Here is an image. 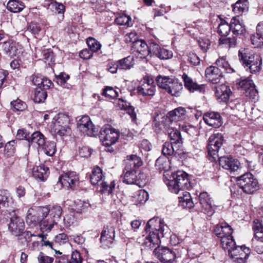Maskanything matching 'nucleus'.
Here are the masks:
<instances>
[{
  "label": "nucleus",
  "mask_w": 263,
  "mask_h": 263,
  "mask_svg": "<svg viewBox=\"0 0 263 263\" xmlns=\"http://www.w3.org/2000/svg\"><path fill=\"white\" fill-rule=\"evenodd\" d=\"M145 231L149 232V234L144 243L147 247L155 250L159 247L160 238L164 236L168 228L161 220L154 218L147 222Z\"/></svg>",
  "instance_id": "f257e3e1"
},
{
  "label": "nucleus",
  "mask_w": 263,
  "mask_h": 263,
  "mask_svg": "<svg viewBox=\"0 0 263 263\" xmlns=\"http://www.w3.org/2000/svg\"><path fill=\"white\" fill-rule=\"evenodd\" d=\"M215 64V66H211L206 68L205 70V76L206 79L213 84L220 82L223 77V72L230 73L234 71L223 58L218 59Z\"/></svg>",
  "instance_id": "f03ea898"
},
{
  "label": "nucleus",
  "mask_w": 263,
  "mask_h": 263,
  "mask_svg": "<svg viewBox=\"0 0 263 263\" xmlns=\"http://www.w3.org/2000/svg\"><path fill=\"white\" fill-rule=\"evenodd\" d=\"M167 185L171 192L178 194L190 186L188 175L184 172L177 171L172 174Z\"/></svg>",
  "instance_id": "7ed1b4c3"
},
{
  "label": "nucleus",
  "mask_w": 263,
  "mask_h": 263,
  "mask_svg": "<svg viewBox=\"0 0 263 263\" xmlns=\"http://www.w3.org/2000/svg\"><path fill=\"white\" fill-rule=\"evenodd\" d=\"M239 187L247 194H253L259 187L257 179L250 173H245L237 178Z\"/></svg>",
  "instance_id": "20e7f679"
},
{
  "label": "nucleus",
  "mask_w": 263,
  "mask_h": 263,
  "mask_svg": "<svg viewBox=\"0 0 263 263\" xmlns=\"http://www.w3.org/2000/svg\"><path fill=\"white\" fill-rule=\"evenodd\" d=\"M238 56L242 65L248 67L250 72H256L260 70L261 59L258 54L248 53L245 49H243L239 51Z\"/></svg>",
  "instance_id": "39448f33"
},
{
  "label": "nucleus",
  "mask_w": 263,
  "mask_h": 263,
  "mask_svg": "<svg viewBox=\"0 0 263 263\" xmlns=\"http://www.w3.org/2000/svg\"><path fill=\"white\" fill-rule=\"evenodd\" d=\"M223 137L221 133H214L208 140L207 146L208 156L211 161H216L218 158V151L223 144Z\"/></svg>",
  "instance_id": "423d86ee"
},
{
  "label": "nucleus",
  "mask_w": 263,
  "mask_h": 263,
  "mask_svg": "<svg viewBox=\"0 0 263 263\" xmlns=\"http://www.w3.org/2000/svg\"><path fill=\"white\" fill-rule=\"evenodd\" d=\"M77 128L81 133L90 137L96 136L99 130L88 116H83L78 121Z\"/></svg>",
  "instance_id": "0eeeda50"
},
{
  "label": "nucleus",
  "mask_w": 263,
  "mask_h": 263,
  "mask_svg": "<svg viewBox=\"0 0 263 263\" xmlns=\"http://www.w3.org/2000/svg\"><path fill=\"white\" fill-rule=\"evenodd\" d=\"M155 253L157 258L164 263H173L176 259L181 257L180 254L176 250H174L166 247L155 249Z\"/></svg>",
  "instance_id": "6e6552de"
},
{
  "label": "nucleus",
  "mask_w": 263,
  "mask_h": 263,
  "mask_svg": "<svg viewBox=\"0 0 263 263\" xmlns=\"http://www.w3.org/2000/svg\"><path fill=\"white\" fill-rule=\"evenodd\" d=\"M100 139L103 144L109 146L115 144L118 140L120 133L114 128L110 127H103L100 130Z\"/></svg>",
  "instance_id": "1a4fd4ad"
},
{
  "label": "nucleus",
  "mask_w": 263,
  "mask_h": 263,
  "mask_svg": "<svg viewBox=\"0 0 263 263\" xmlns=\"http://www.w3.org/2000/svg\"><path fill=\"white\" fill-rule=\"evenodd\" d=\"M79 177L74 172H69L61 175L58 183L61 186L73 190L79 182Z\"/></svg>",
  "instance_id": "9d476101"
},
{
  "label": "nucleus",
  "mask_w": 263,
  "mask_h": 263,
  "mask_svg": "<svg viewBox=\"0 0 263 263\" xmlns=\"http://www.w3.org/2000/svg\"><path fill=\"white\" fill-rule=\"evenodd\" d=\"M152 42L147 44L145 41L143 40H138L133 44L132 50L133 52L137 54V55L141 58H145L147 55L151 53L152 50L150 46Z\"/></svg>",
  "instance_id": "9b49d317"
},
{
  "label": "nucleus",
  "mask_w": 263,
  "mask_h": 263,
  "mask_svg": "<svg viewBox=\"0 0 263 263\" xmlns=\"http://www.w3.org/2000/svg\"><path fill=\"white\" fill-rule=\"evenodd\" d=\"M25 228V224L23 219L15 215L11 218L8 225L9 231L15 236L22 235L24 232Z\"/></svg>",
  "instance_id": "f8f14e48"
},
{
  "label": "nucleus",
  "mask_w": 263,
  "mask_h": 263,
  "mask_svg": "<svg viewBox=\"0 0 263 263\" xmlns=\"http://www.w3.org/2000/svg\"><path fill=\"white\" fill-rule=\"evenodd\" d=\"M115 229L111 226L104 227L101 235L100 242L104 248H109L114 242Z\"/></svg>",
  "instance_id": "ddd939ff"
},
{
  "label": "nucleus",
  "mask_w": 263,
  "mask_h": 263,
  "mask_svg": "<svg viewBox=\"0 0 263 263\" xmlns=\"http://www.w3.org/2000/svg\"><path fill=\"white\" fill-rule=\"evenodd\" d=\"M137 171L136 170H125V168L123 171L124 172V178L123 182L128 184H136L139 186L140 185L141 181L142 182V180L144 179V177H145L144 174L138 173L137 175Z\"/></svg>",
  "instance_id": "4468645a"
},
{
  "label": "nucleus",
  "mask_w": 263,
  "mask_h": 263,
  "mask_svg": "<svg viewBox=\"0 0 263 263\" xmlns=\"http://www.w3.org/2000/svg\"><path fill=\"white\" fill-rule=\"evenodd\" d=\"M238 86L244 91L246 96L255 99L257 96L258 92L255 89L253 81L249 79L241 80L238 83Z\"/></svg>",
  "instance_id": "2eb2a0df"
},
{
  "label": "nucleus",
  "mask_w": 263,
  "mask_h": 263,
  "mask_svg": "<svg viewBox=\"0 0 263 263\" xmlns=\"http://www.w3.org/2000/svg\"><path fill=\"white\" fill-rule=\"evenodd\" d=\"M36 214L40 221V227L41 231H49L48 222H47L48 214H49V208L47 206H35L34 207Z\"/></svg>",
  "instance_id": "dca6fc26"
},
{
  "label": "nucleus",
  "mask_w": 263,
  "mask_h": 263,
  "mask_svg": "<svg viewBox=\"0 0 263 263\" xmlns=\"http://www.w3.org/2000/svg\"><path fill=\"white\" fill-rule=\"evenodd\" d=\"M205 123L210 126L218 128L222 124V119L218 112H206L204 114L203 117Z\"/></svg>",
  "instance_id": "f3484780"
},
{
  "label": "nucleus",
  "mask_w": 263,
  "mask_h": 263,
  "mask_svg": "<svg viewBox=\"0 0 263 263\" xmlns=\"http://www.w3.org/2000/svg\"><path fill=\"white\" fill-rule=\"evenodd\" d=\"M62 208L60 206L54 205L53 206L51 209H49V214H48L47 222H48L49 231H50L53 226L56 224L60 220L62 214Z\"/></svg>",
  "instance_id": "a211bd4d"
},
{
  "label": "nucleus",
  "mask_w": 263,
  "mask_h": 263,
  "mask_svg": "<svg viewBox=\"0 0 263 263\" xmlns=\"http://www.w3.org/2000/svg\"><path fill=\"white\" fill-rule=\"evenodd\" d=\"M218 160L220 166L231 172H235L239 168V162L232 157H220L218 158Z\"/></svg>",
  "instance_id": "6ab92c4d"
},
{
  "label": "nucleus",
  "mask_w": 263,
  "mask_h": 263,
  "mask_svg": "<svg viewBox=\"0 0 263 263\" xmlns=\"http://www.w3.org/2000/svg\"><path fill=\"white\" fill-rule=\"evenodd\" d=\"M199 204L205 213L212 215L214 213L212 201L206 192L201 193L199 196Z\"/></svg>",
  "instance_id": "aec40b11"
},
{
  "label": "nucleus",
  "mask_w": 263,
  "mask_h": 263,
  "mask_svg": "<svg viewBox=\"0 0 263 263\" xmlns=\"http://www.w3.org/2000/svg\"><path fill=\"white\" fill-rule=\"evenodd\" d=\"M150 47V49L152 50L151 54L155 55L161 60H167L171 58L173 56L171 51L161 47L159 45L155 43H152Z\"/></svg>",
  "instance_id": "412c9836"
},
{
  "label": "nucleus",
  "mask_w": 263,
  "mask_h": 263,
  "mask_svg": "<svg viewBox=\"0 0 263 263\" xmlns=\"http://www.w3.org/2000/svg\"><path fill=\"white\" fill-rule=\"evenodd\" d=\"M69 119L67 116L62 115L58 118L55 123L54 127L57 133L60 136L64 135L66 133H68L70 128L68 126Z\"/></svg>",
  "instance_id": "4be33fe9"
},
{
  "label": "nucleus",
  "mask_w": 263,
  "mask_h": 263,
  "mask_svg": "<svg viewBox=\"0 0 263 263\" xmlns=\"http://www.w3.org/2000/svg\"><path fill=\"white\" fill-rule=\"evenodd\" d=\"M139 95L143 96H153L155 92V86L153 85L152 80H145L141 86L137 88Z\"/></svg>",
  "instance_id": "5701e85b"
},
{
  "label": "nucleus",
  "mask_w": 263,
  "mask_h": 263,
  "mask_svg": "<svg viewBox=\"0 0 263 263\" xmlns=\"http://www.w3.org/2000/svg\"><path fill=\"white\" fill-rule=\"evenodd\" d=\"M215 89V95L218 100L224 102L229 101L230 95L232 93L229 86L225 84H221L216 86Z\"/></svg>",
  "instance_id": "b1692460"
},
{
  "label": "nucleus",
  "mask_w": 263,
  "mask_h": 263,
  "mask_svg": "<svg viewBox=\"0 0 263 263\" xmlns=\"http://www.w3.org/2000/svg\"><path fill=\"white\" fill-rule=\"evenodd\" d=\"M143 161L141 158L136 155H131L127 156L125 170H136L142 165Z\"/></svg>",
  "instance_id": "393cba45"
},
{
  "label": "nucleus",
  "mask_w": 263,
  "mask_h": 263,
  "mask_svg": "<svg viewBox=\"0 0 263 263\" xmlns=\"http://www.w3.org/2000/svg\"><path fill=\"white\" fill-rule=\"evenodd\" d=\"M182 78L184 81V86L190 91L193 92L195 90H198L200 92L204 91V85H199L196 82H194L193 79L189 77L186 73H183Z\"/></svg>",
  "instance_id": "a878e982"
},
{
  "label": "nucleus",
  "mask_w": 263,
  "mask_h": 263,
  "mask_svg": "<svg viewBox=\"0 0 263 263\" xmlns=\"http://www.w3.org/2000/svg\"><path fill=\"white\" fill-rule=\"evenodd\" d=\"M252 44L256 47L263 46V22L259 23L256 27V32L251 36Z\"/></svg>",
  "instance_id": "bb28decb"
},
{
  "label": "nucleus",
  "mask_w": 263,
  "mask_h": 263,
  "mask_svg": "<svg viewBox=\"0 0 263 263\" xmlns=\"http://www.w3.org/2000/svg\"><path fill=\"white\" fill-rule=\"evenodd\" d=\"M214 233L216 236L222 240L224 238L230 237L232 234V229L227 223L217 225L214 229Z\"/></svg>",
  "instance_id": "cd10ccee"
},
{
  "label": "nucleus",
  "mask_w": 263,
  "mask_h": 263,
  "mask_svg": "<svg viewBox=\"0 0 263 263\" xmlns=\"http://www.w3.org/2000/svg\"><path fill=\"white\" fill-rule=\"evenodd\" d=\"M167 133L171 142L175 144L176 148H180L182 144L180 132L176 128L171 127L168 128Z\"/></svg>",
  "instance_id": "c85d7f7f"
},
{
  "label": "nucleus",
  "mask_w": 263,
  "mask_h": 263,
  "mask_svg": "<svg viewBox=\"0 0 263 263\" xmlns=\"http://www.w3.org/2000/svg\"><path fill=\"white\" fill-rule=\"evenodd\" d=\"M48 168L45 165L36 166L32 168V175L35 178L44 181L48 176Z\"/></svg>",
  "instance_id": "c756f323"
},
{
  "label": "nucleus",
  "mask_w": 263,
  "mask_h": 263,
  "mask_svg": "<svg viewBox=\"0 0 263 263\" xmlns=\"http://www.w3.org/2000/svg\"><path fill=\"white\" fill-rule=\"evenodd\" d=\"M186 110L182 107H178L170 111L168 117L171 121L183 120L186 118Z\"/></svg>",
  "instance_id": "7c9ffc66"
},
{
  "label": "nucleus",
  "mask_w": 263,
  "mask_h": 263,
  "mask_svg": "<svg viewBox=\"0 0 263 263\" xmlns=\"http://www.w3.org/2000/svg\"><path fill=\"white\" fill-rule=\"evenodd\" d=\"M13 203V199L9 192L0 190V208L10 207Z\"/></svg>",
  "instance_id": "2f4dec72"
},
{
  "label": "nucleus",
  "mask_w": 263,
  "mask_h": 263,
  "mask_svg": "<svg viewBox=\"0 0 263 263\" xmlns=\"http://www.w3.org/2000/svg\"><path fill=\"white\" fill-rule=\"evenodd\" d=\"M103 177L102 170L100 167L96 166L92 170L90 175V181L93 185H99Z\"/></svg>",
  "instance_id": "473e14b6"
},
{
  "label": "nucleus",
  "mask_w": 263,
  "mask_h": 263,
  "mask_svg": "<svg viewBox=\"0 0 263 263\" xmlns=\"http://www.w3.org/2000/svg\"><path fill=\"white\" fill-rule=\"evenodd\" d=\"M0 46L8 56L13 57L16 55L17 49L15 43L9 41L1 43Z\"/></svg>",
  "instance_id": "72a5a7b5"
},
{
  "label": "nucleus",
  "mask_w": 263,
  "mask_h": 263,
  "mask_svg": "<svg viewBox=\"0 0 263 263\" xmlns=\"http://www.w3.org/2000/svg\"><path fill=\"white\" fill-rule=\"evenodd\" d=\"M231 31L235 35L242 34L245 32V28L236 17H233L231 21Z\"/></svg>",
  "instance_id": "f704fd0d"
},
{
  "label": "nucleus",
  "mask_w": 263,
  "mask_h": 263,
  "mask_svg": "<svg viewBox=\"0 0 263 263\" xmlns=\"http://www.w3.org/2000/svg\"><path fill=\"white\" fill-rule=\"evenodd\" d=\"M182 196L178 197L179 205L183 208L191 209L193 206V202L190 193L183 191Z\"/></svg>",
  "instance_id": "c9c22d12"
},
{
  "label": "nucleus",
  "mask_w": 263,
  "mask_h": 263,
  "mask_svg": "<svg viewBox=\"0 0 263 263\" xmlns=\"http://www.w3.org/2000/svg\"><path fill=\"white\" fill-rule=\"evenodd\" d=\"M48 9L55 13L61 15V20L64 18V13L65 7L62 3L57 2L55 1H52L49 3L47 4Z\"/></svg>",
  "instance_id": "e433bc0d"
},
{
  "label": "nucleus",
  "mask_w": 263,
  "mask_h": 263,
  "mask_svg": "<svg viewBox=\"0 0 263 263\" xmlns=\"http://www.w3.org/2000/svg\"><path fill=\"white\" fill-rule=\"evenodd\" d=\"M182 89V84L177 80L173 79L167 88L166 91L172 96H177Z\"/></svg>",
  "instance_id": "4c0bfd02"
},
{
  "label": "nucleus",
  "mask_w": 263,
  "mask_h": 263,
  "mask_svg": "<svg viewBox=\"0 0 263 263\" xmlns=\"http://www.w3.org/2000/svg\"><path fill=\"white\" fill-rule=\"evenodd\" d=\"M25 8L24 3L18 0H10L7 5V8L13 13H18Z\"/></svg>",
  "instance_id": "58836bf2"
},
{
  "label": "nucleus",
  "mask_w": 263,
  "mask_h": 263,
  "mask_svg": "<svg viewBox=\"0 0 263 263\" xmlns=\"http://www.w3.org/2000/svg\"><path fill=\"white\" fill-rule=\"evenodd\" d=\"M248 2L247 0H238L235 4L232 5L233 11L238 15L248 10Z\"/></svg>",
  "instance_id": "ea45409f"
},
{
  "label": "nucleus",
  "mask_w": 263,
  "mask_h": 263,
  "mask_svg": "<svg viewBox=\"0 0 263 263\" xmlns=\"http://www.w3.org/2000/svg\"><path fill=\"white\" fill-rule=\"evenodd\" d=\"M253 229L255 237L263 242V219L261 222L255 219L253 222Z\"/></svg>",
  "instance_id": "a19ab883"
},
{
  "label": "nucleus",
  "mask_w": 263,
  "mask_h": 263,
  "mask_svg": "<svg viewBox=\"0 0 263 263\" xmlns=\"http://www.w3.org/2000/svg\"><path fill=\"white\" fill-rule=\"evenodd\" d=\"M26 222L29 226H35L38 223L40 224V221L36 214L34 207L28 210L26 216Z\"/></svg>",
  "instance_id": "79ce46f5"
},
{
  "label": "nucleus",
  "mask_w": 263,
  "mask_h": 263,
  "mask_svg": "<svg viewBox=\"0 0 263 263\" xmlns=\"http://www.w3.org/2000/svg\"><path fill=\"white\" fill-rule=\"evenodd\" d=\"M119 69L128 70L134 65V59L131 56H128L117 61Z\"/></svg>",
  "instance_id": "37998d69"
},
{
  "label": "nucleus",
  "mask_w": 263,
  "mask_h": 263,
  "mask_svg": "<svg viewBox=\"0 0 263 263\" xmlns=\"http://www.w3.org/2000/svg\"><path fill=\"white\" fill-rule=\"evenodd\" d=\"M28 141L29 143L36 144L40 147L44 145L45 142L43 135L40 132H36L31 134Z\"/></svg>",
  "instance_id": "c03bdc74"
},
{
  "label": "nucleus",
  "mask_w": 263,
  "mask_h": 263,
  "mask_svg": "<svg viewBox=\"0 0 263 263\" xmlns=\"http://www.w3.org/2000/svg\"><path fill=\"white\" fill-rule=\"evenodd\" d=\"M155 167L160 172L167 171L170 168L168 159L167 158L159 157L156 161Z\"/></svg>",
  "instance_id": "a18cd8bd"
},
{
  "label": "nucleus",
  "mask_w": 263,
  "mask_h": 263,
  "mask_svg": "<svg viewBox=\"0 0 263 263\" xmlns=\"http://www.w3.org/2000/svg\"><path fill=\"white\" fill-rule=\"evenodd\" d=\"M231 30V22L228 23L225 20H221L218 27L217 32L221 36H227Z\"/></svg>",
  "instance_id": "49530a36"
},
{
  "label": "nucleus",
  "mask_w": 263,
  "mask_h": 263,
  "mask_svg": "<svg viewBox=\"0 0 263 263\" xmlns=\"http://www.w3.org/2000/svg\"><path fill=\"white\" fill-rule=\"evenodd\" d=\"M179 148H176L175 144L171 142H165L163 145L162 152L164 155H171L174 153H177Z\"/></svg>",
  "instance_id": "de8ad7c7"
},
{
  "label": "nucleus",
  "mask_w": 263,
  "mask_h": 263,
  "mask_svg": "<svg viewBox=\"0 0 263 263\" xmlns=\"http://www.w3.org/2000/svg\"><path fill=\"white\" fill-rule=\"evenodd\" d=\"M44 153L48 156L53 155L56 152L55 143L53 141L45 142V144L41 146Z\"/></svg>",
  "instance_id": "09e8293b"
},
{
  "label": "nucleus",
  "mask_w": 263,
  "mask_h": 263,
  "mask_svg": "<svg viewBox=\"0 0 263 263\" xmlns=\"http://www.w3.org/2000/svg\"><path fill=\"white\" fill-rule=\"evenodd\" d=\"M173 79L168 77L159 76L157 78V83L158 86L162 89L166 90L167 88L172 82Z\"/></svg>",
  "instance_id": "8fccbe9b"
},
{
  "label": "nucleus",
  "mask_w": 263,
  "mask_h": 263,
  "mask_svg": "<svg viewBox=\"0 0 263 263\" xmlns=\"http://www.w3.org/2000/svg\"><path fill=\"white\" fill-rule=\"evenodd\" d=\"M221 245L223 249L227 250L229 252L235 246V242L231 235L230 237L224 238L221 240Z\"/></svg>",
  "instance_id": "3c124183"
},
{
  "label": "nucleus",
  "mask_w": 263,
  "mask_h": 263,
  "mask_svg": "<svg viewBox=\"0 0 263 263\" xmlns=\"http://www.w3.org/2000/svg\"><path fill=\"white\" fill-rule=\"evenodd\" d=\"M115 181H111L110 184L107 183L106 182L102 181L100 183L101 185V190L100 192L102 194H107V195H110L112 193V190L115 187Z\"/></svg>",
  "instance_id": "603ef678"
},
{
  "label": "nucleus",
  "mask_w": 263,
  "mask_h": 263,
  "mask_svg": "<svg viewBox=\"0 0 263 263\" xmlns=\"http://www.w3.org/2000/svg\"><path fill=\"white\" fill-rule=\"evenodd\" d=\"M87 43L90 51L92 52H97L101 49V44L93 37H88L87 40Z\"/></svg>",
  "instance_id": "864d4df0"
},
{
  "label": "nucleus",
  "mask_w": 263,
  "mask_h": 263,
  "mask_svg": "<svg viewBox=\"0 0 263 263\" xmlns=\"http://www.w3.org/2000/svg\"><path fill=\"white\" fill-rule=\"evenodd\" d=\"M14 212V210H12L11 211L7 210L3 211L0 214V222L5 223L8 222L9 219L11 221V218L15 215Z\"/></svg>",
  "instance_id": "5fc2aeb1"
},
{
  "label": "nucleus",
  "mask_w": 263,
  "mask_h": 263,
  "mask_svg": "<svg viewBox=\"0 0 263 263\" xmlns=\"http://www.w3.org/2000/svg\"><path fill=\"white\" fill-rule=\"evenodd\" d=\"M47 96V92L42 89H36L34 92V101L36 103L43 102Z\"/></svg>",
  "instance_id": "6e6d98bb"
},
{
  "label": "nucleus",
  "mask_w": 263,
  "mask_h": 263,
  "mask_svg": "<svg viewBox=\"0 0 263 263\" xmlns=\"http://www.w3.org/2000/svg\"><path fill=\"white\" fill-rule=\"evenodd\" d=\"M16 145V141L15 140H12L7 143L5 146V152L8 156H11L13 155L15 151V147Z\"/></svg>",
  "instance_id": "4d7b16f0"
},
{
  "label": "nucleus",
  "mask_w": 263,
  "mask_h": 263,
  "mask_svg": "<svg viewBox=\"0 0 263 263\" xmlns=\"http://www.w3.org/2000/svg\"><path fill=\"white\" fill-rule=\"evenodd\" d=\"M102 95L108 99H115L118 96V92L111 87L106 86L104 89Z\"/></svg>",
  "instance_id": "13d9d810"
},
{
  "label": "nucleus",
  "mask_w": 263,
  "mask_h": 263,
  "mask_svg": "<svg viewBox=\"0 0 263 263\" xmlns=\"http://www.w3.org/2000/svg\"><path fill=\"white\" fill-rule=\"evenodd\" d=\"M11 105L16 111H23L27 108L26 104L18 99L12 101Z\"/></svg>",
  "instance_id": "bf43d9fd"
},
{
  "label": "nucleus",
  "mask_w": 263,
  "mask_h": 263,
  "mask_svg": "<svg viewBox=\"0 0 263 263\" xmlns=\"http://www.w3.org/2000/svg\"><path fill=\"white\" fill-rule=\"evenodd\" d=\"M115 22L118 25L129 26L130 25L131 18L126 15H122L116 18Z\"/></svg>",
  "instance_id": "052dcab7"
},
{
  "label": "nucleus",
  "mask_w": 263,
  "mask_h": 263,
  "mask_svg": "<svg viewBox=\"0 0 263 263\" xmlns=\"http://www.w3.org/2000/svg\"><path fill=\"white\" fill-rule=\"evenodd\" d=\"M137 203L138 204L144 203L148 199V194L147 192L144 190H140L137 194L136 197Z\"/></svg>",
  "instance_id": "680f3d73"
},
{
  "label": "nucleus",
  "mask_w": 263,
  "mask_h": 263,
  "mask_svg": "<svg viewBox=\"0 0 263 263\" xmlns=\"http://www.w3.org/2000/svg\"><path fill=\"white\" fill-rule=\"evenodd\" d=\"M242 249H243V246H235L232 249H231L228 252L229 254L232 258L237 259V257L242 256L240 255Z\"/></svg>",
  "instance_id": "e2e57ef3"
},
{
  "label": "nucleus",
  "mask_w": 263,
  "mask_h": 263,
  "mask_svg": "<svg viewBox=\"0 0 263 263\" xmlns=\"http://www.w3.org/2000/svg\"><path fill=\"white\" fill-rule=\"evenodd\" d=\"M198 42L201 50L203 52L207 51L211 45V42L207 38H199Z\"/></svg>",
  "instance_id": "0e129e2a"
},
{
  "label": "nucleus",
  "mask_w": 263,
  "mask_h": 263,
  "mask_svg": "<svg viewBox=\"0 0 263 263\" xmlns=\"http://www.w3.org/2000/svg\"><path fill=\"white\" fill-rule=\"evenodd\" d=\"M41 27L39 24L31 22L27 27V31L31 32L33 34H38L41 31Z\"/></svg>",
  "instance_id": "69168bd1"
},
{
  "label": "nucleus",
  "mask_w": 263,
  "mask_h": 263,
  "mask_svg": "<svg viewBox=\"0 0 263 263\" xmlns=\"http://www.w3.org/2000/svg\"><path fill=\"white\" fill-rule=\"evenodd\" d=\"M82 258L79 252L74 251L72 252L71 258L69 260L68 263H82Z\"/></svg>",
  "instance_id": "338daca9"
},
{
  "label": "nucleus",
  "mask_w": 263,
  "mask_h": 263,
  "mask_svg": "<svg viewBox=\"0 0 263 263\" xmlns=\"http://www.w3.org/2000/svg\"><path fill=\"white\" fill-rule=\"evenodd\" d=\"M37 259L39 263H52L53 261L52 257L45 256L42 252H40Z\"/></svg>",
  "instance_id": "774afa93"
}]
</instances>
